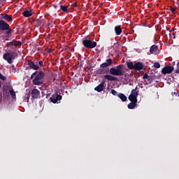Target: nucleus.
Returning <instances> with one entry per match:
<instances>
[{
  "mask_svg": "<svg viewBox=\"0 0 179 179\" xmlns=\"http://www.w3.org/2000/svg\"><path fill=\"white\" fill-rule=\"evenodd\" d=\"M45 76V73L40 71L39 72L36 71L31 75V80H32V84L34 86H42L43 85V78Z\"/></svg>",
  "mask_w": 179,
  "mask_h": 179,
  "instance_id": "1",
  "label": "nucleus"
},
{
  "mask_svg": "<svg viewBox=\"0 0 179 179\" xmlns=\"http://www.w3.org/2000/svg\"><path fill=\"white\" fill-rule=\"evenodd\" d=\"M124 69V65L120 64L117 65L116 68L112 67L110 69L109 72L110 74H111L113 76H124V71L122 70Z\"/></svg>",
  "mask_w": 179,
  "mask_h": 179,
  "instance_id": "2",
  "label": "nucleus"
},
{
  "mask_svg": "<svg viewBox=\"0 0 179 179\" xmlns=\"http://www.w3.org/2000/svg\"><path fill=\"white\" fill-rule=\"evenodd\" d=\"M18 55L16 52H10L3 54V59H5L8 64H12L13 61L17 58Z\"/></svg>",
  "mask_w": 179,
  "mask_h": 179,
  "instance_id": "3",
  "label": "nucleus"
},
{
  "mask_svg": "<svg viewBox=\"0 0 179 179\" xmlns=\"http://www.w3.org/2000/svg\"><path fill=\"white\" fill-rule=\"evenodd\" d=\"M83 45L85 48L93 49L97 46V42L84 39L83 41Z\"/></svg>",
  "mask_w": 179,
  "mask_h": 179,
  "instance_id": "4",
  "label": "nucleus"
},
{
  "mask_svg": "<svg viewBox=\"0 0 179 179\" xmlns=\"http://www.w3.org/2000/svg\"><path fill=\"white\" fill-rule=\"evenodd\" d=\"M62 96L59 95L57 92H55V94L52 95V97L50 98V101L53 103H57L58 101L62 100Z\"/></svg>",
  "mask_w": 179,
  "mask_h": 179,
  "instance_id": "5",
  "label": "nucleus"
},
{
  "mask_svg": "<svg viewBox=\"0 0 179 179\" xmlns=\"http://www.w3.org/2000/svg\"><path fill=\"white\" fill-rule=\"evenodd\" d=\"M174 70V68L171 66H164L162 69V73L165 75V74H171Z\"/></svg>",
  "mask_w": 179,
  "mask_h": 179,
  "instance_id": "6",
  "label": "nucleus"
},
{
  "mask_svg": "<svg viewBox=\"0 0 179 179\" xmlns=\"http://www.w3.org/2000/svg\"><path fill=\"white\" fill-rule=\"evenodd\" d=\"M29 68L34 70L37 71L39 69V66L37 65V62H31V60L28 61Z\"/></svg>",
  "mask_w": 179,
  "mask_h": 179,
  "instance_id": "7",
  "label": "nucleus"
},
{
  "mask_svg": "<svg viewBox=\"0 0 179 179\" xmlns=\"http://www.w3.org/2000/svg\"><path fill=\"white\" fill-rule=\"evenodd\" d=\"M8 29H10V25L7 22H6L4 20H0V30L1 31H6Z\"/></svg>",
  "mask_w": 179,
  "mask_h": 179,
  "instance_id": "8",
  "label": "nucleus"
},
{
  "mask_svg": "<svg viewBox=\"0 0 179 179\" xmlns=\"http://www.w3.org/2000/svg\"><path fill=\"white\" fill-rule=\"evenodd\" d=\"M106 84V81L104 80H102L101 84H99L98 86L94 87V91L98 92H101L104 90V85Z\"/></svg>",
  "mask_w": 179,
  "mask_h": 179,
  "instance_id": "9",
  "label": "nucleus"
},
{
  "mask_svg": "<svg viewBox=\"0 0 179 179\" xmlns=\"http://www.w3.org/2000/svg\"><path fill=\"white\" fill-rule=\"evenodd\" d=\"M113 63V60L111 59H106V62L100 65L101 69H106Z\"/></svg>",
  "mask_w": 179,
  "mask_h": 179,
  "instance_id": "10",
  "label": "nucleus"
},
{
  "mask_svg": "<svg viewBox=\"0 0 179 179\" xmlns=\"http://www.w3.org/2000/svg\"><path fill=\"white\" fill-rule=\"evenodd\" d=\"M104 79L106 80H109V81H115V82H117L118 81V78L116 76H112L111 75H104L103 76Z\"/></svg>",
  "mask_w": 179,
  "mask_h": 179,
  "instance_id": "11",
  "label": "nucleus"
},
{
  "mask_svg": "<svg viewBox=\"0 0 179 179\" xmlns=\"http://www.w3.org/2000/svg\"><path fill=\"white\" fill-rule=\"evenodd\" d=\"M143 69V65L142 62H138L137 63L134 64V66L133 67V69L135 71H142Z\"/></svg>",
  "mask_w": 179,
  "mask_h": 179,
  "instance_id": "12",
  "label": "nucleus"
},
{
  "mask_svg": "<svg viewBox=\"0 0 179 179\" xmlns=\"http://www.w3.org/2000/svg\"><path fill=\"white\" fill-rule=\"evenodd\" d=\"M41 95V92L38 91V90L34 89L31 91V97L34 99H38L39 96Z\"/></svg>",
  "mask_w": 179,
  "mask_h": 179,
  "instance_id": "13",
  "label": "nucleus"
},
{
  "mask_svg": "<svg viewBox=\"0 0 179 179\" xmlns=\"http://www.w3.org/2000/svg\"><path fill=\"white\" fill-rule=\"evenodd\" d=\"M34 14L33 13V10H26L24 11H23V13H22V15H23L24 17H30L31 16H32Z\"/></svg>",
  "mask_w": 179,
  "mask_h": 179,
  "instance_id": "14",
  "label": "nucleus"
},
{
  "mask_svg": "<svg viewBox=\"0 0 179 179\" xmlns=\"http://www.w3.org/2000/svg\"><path fill=\"white\" fill-rule=\"evenodd\" d=\"M115 33H116L117 36H119L122 34V27L121 25H117L115 27Z\"/></svg>",
  "mask_w": 179,
  "mask_h": 179,
  "instance_id": "15",
  "label": "nucleus"
},
{
  "mask_svg": "<svg viewBox=\"0 0 179 179\" xmlns=\"http://www.w3.org/2000/svg\"><path fill=\"white\" fill-rule=\"evenodd\" d=\"M106 73H107V71L105 70L104 69H99L98 70L96 71V74L97 75H103Z\"/></svg>",
  "mask_w": 179,
  "mask_h": 179,
  "instance_id": "16",
  "label": "nucleus"
},
{
  "mask_svg": "<svg viewBox=\"0 0 179 179\" xmlns=\"http://www.w3.org/2000/svg\"><path fill=\"white\" fill-rule=\"evenodd\" d=\"M137 97L138 96H136V95H129V96H128V99H129V101L131 102L137 103L138 101Z\"/></svg>",
  "mask_w": 179,
  "mask_h": 179,
  "instance_id": "17",
  "label": "nucleus"
},
{
  "mask_svg": "<svg viewBox=\"0 0 179 179\" xmlns=\"http://www.w3.org/2000/svg\"><path fill=\"white\" fill-rule=\"evenodd\" d=\"M158 50V46L156 45H153L150 47V52L151 55L154 54Z\"/></svg>",
  "mask_w": 179,
  "mask_h": 179,
  "instance_id": "18",
  "label": "nucleus"
},
{
  "mask_svg": "<svg viewBox=\"0 0 179 179\" xmlns=\"http://www.w3.org/2000/svg\"><path fill=\"white\" fill-rule=\"evenodd\" d=\"M117 97H119L123 102H125L127 100L126 95L122 93L117 94Z\"/></svg>",
  "mask_w": 179,
  "mask_h": 179,
  "instance_id": "19",
  "label": "nucleus"
},
{
  "mask_svg": "<svg viewBox=\"0 0 179 179\" xmlns=\"http://www.w3.org/2000/svg\"><path fill=\"white\" fill-rule=\"evenodd\" d=\"M137 105V102H131L128 103L127 107L128 109L132 110L134 109L135 107H136Z\"/></svg>",
  "mask_w": 179,
  "mask_h": 179,
  "instance_id": "20",
  "label": "nucleus"
},
{
  "mask_svg": "<svg viewBox=\"0 0 179 179\" xmlns=\"http://www.w3.org/2000/svg\"><path fill=\"white\" fill-rule=\"evenodd\" d=\"M10 45L13 46H20L22 45V43L20 41H13V42H10Z\"/></svg>",
  "mask_w": 179,
  "mask_h": 179,
  "instance_id": "21",
  "label": "nucleus"
},
{
  "mask_svg": "<svg viewBox=\"0 0 179 179\" xmlns=\"http://www.w3.org/2000/svg\"><path fill=\"white\" fill-rule=\"evenodd\" d=\"M138 93L139 91H138V86H136L134 90H131V94H130L129 96H138Z\"/></svg>",
  "mask_w": 179,
  "mask_h": 179,
  "instance_id": "22",
  "label": "nucleus"
},
{
  "mask_svg": "<svg viewBox=\"0 0 179 179\" xmlns=\"http://www.w3.org/2000/svg\"><path fill=\"white\" fill-rule=\"evenodd\" d=\"M3 19L6 21L10 22L12 21V16L8 15V14H5V15L3 16Z\"/></svg>",
  "mask_w": 179,
  "mask_h": 179,
  "instance_id": "23",
  "label": "nucleus"
},
{
  "mask_svg": "<svg viewBox=\"0 0 179 179\" xmlns=\"http://www.w3.org/2000/svg\"><path fill=\"white\" fill-rule=\"evenodd\" d=\"M127 68L129 69L130 70L134 69V64L132 62H127Z\"/></svg>",
  "mask_w": 179,
  "mask_h": 179,
  "instance_id": "24",
  "label": "nucleus"
},
{
  "mask_svg": "<svg viewBox=\"0 0 179 179\" xmlns=\"http://www.w3.org/2000/svg\"><path fill=\"white\" fill-rule=\"evenodd\" d=\"M43 22V20H41V19L35 20V24L37 26H41Z\"/></svg>",
  "mask_w": 179,
  "mask_h": 179,
  "instance_id": "25",
  "label": "nucleus"
},
{
  "mask_svg": "<svg viewBox=\"0 0 179 179\" xmlns=\"http://www.w3.org/2000/svg\"><path fill=\"white\" fill-rule=\"evenodd\" d=\"M60 10L63 12L67 13L68 12V7L66 6L60 5L59 6Z\"/></svg>",
  "mask_w": 179,
  "mask_h": 179,
  "instance_id": "26",
  "label": "nucleus"
},
{
  "mask_svg": "<svg viewBox=\"0 0 179 179\" xmlns=\"http://www.w3.org/2000/svg\"><path fill=\"white\" fill-rule=\"evenodd\" d=\"M5 31H6V36H11L12 34L13 33V31L12 29H6V30H5Z\"/></svg>",
  "mask_w": 179,
  "mask_h": 179,
  "instance_id": "27",
  "label": "nucleus"
},
{
  "mask_svg": "<svg viewBox=\"0 0 179 179\" xmlns=\"http://www.w3.org/2000/svg\"><path fill=\"white\" fill-rule=\"evenodd\" d=\"M24 99L27 100V103H29V100L30 99V94H24Z\"/></svg>",
  "mask_w": 179,
  "mask_h": 179,
  "instance_id": "28",
  "label": "nucleus"
},
{
  "mask_svg": "<svg viewBox=\"0 0 179 179\" xmlns=\"http://www.w3.org/2000/svg\"><path fill=\"white\" fill-rule=\"evenodd\" d=\"M111 94L114 96H117L118 95V92H116L115 90H111Z\"/></svg>",
  "mask_w": 179,
  "mask_h": 179,
  "instance_id": "29",
  "label": "nucleus"
},
{
  "mask_svg": "<svg viewBox=\"0 0 179 179\" xmlns=\"http://www.w3.org/2000/svg\"><path fill=\"white\" fill-rule=\"evenodd\" d=\"M154 67H155L156 69H159L160 68V64L158 63V62L154 63Z\"/></svg>",
  "mask_w": 179,
  "mask_h": 179,
  "instance_id": "30",
  "label": "nucleus"
},
{
  "mask_svg": "<svg viewBox=\"0 0 179 179\" xmlns=\"http://www.w3.org/2000/svg\"><path fill=\"white\" fill-rule=\"evenodd\" d=\"M0 80L3 81L6 80V77L3 74H1V72H0Z\"/></svg>",
  "mask_w": 179,
  "mask_h": 179,
  "instance_id": "31",
  "label": "nucleus"
},
{
  "mask_svg": "<svg viewBox=\"0 0 179 179\" xmlns=\"http://www.w3.org/2000/svg\"><path fill=\"white\" fill-rule=\"evenodd\" d=\"M152 82H153L152 78H148V84H152Z\"/></svg>",
  "mask_w": 179,
  "mask_h": 179,
  "instance_id": "32",
  "label": "nucleus"
},
{
  "mask_svg": "<svg viewBox=\"0 0 179 179\" xmlns=\"http://www.w3.org/2000/svg\"><path fill=\"white\" fill-rule=\"evenodd\" d=\"M143 79H148V78H150L148 76V74L147 73H145V74H143Z\"/></svg>",
  "mask_w": 179,
  "mask_h": 179,
  "instance_id": "33",
  "label": "nucleus"
},
{
  "mask_svg": "<svg viewBox=\"0 0 179 179\" xmlns=\"http://www.w3.org/2000/svg\"><path fill=\"white\" fill-rule=\"evenodd\" d=\"M171 12L172 13H173V14H176V8L171 7Z\"/></svg>",
  "mask_w": 179,
  "mask_h": 179,
  "instance_id": "34",
  "label": "nucleus"
},
{
  "mask_svg": "<svg viewBox=\"0 0 179 179\" xmlns=\"http://www.w3.org/2000/svg\"><path fill=\"white\" fill-rule=\"evenodd\" d=\"M10 95H11V96L15 95V92L13 90H10Z\"/></svg>",
  "mask_w": 179,
  "mask_h": 179,
  "instance_id": "35",
  "label": "nucleus"
},
{
  "mask_svg": "<svg viewBox=\"0 0 179 179\" xmlns=\"http://www.w3.org/2000/svg\"><path fill=\"white\" fill-rule=\"evenodd\" d=\"M38 65H39L40 66H41V67H43V62L39 61V62H38Z\"/></svg>",
  "mask_w": 179,
  "mask_h": 179,
  "instance_id": "36",
  "label": "nucleus"
},
{
  "mask_svg": "<svg viewBox=\"0 0 179 179\" xmlns=\"http://www.w3.org/2000/svg\"><path fill=\"white\" fill-rule=\"evenodd\" d=\"M175 73H176L177 74L179 73V65L177 66V69H175Z\"/></svg>",
  "mask_w": 179,
  "mask_h": 179,
  "instance_id": "37",
  "label": "nucleus"
},
{
  "mask_svg": "<svg viewBox=\"0 0 179 179\" xmlns=\"http://www.w3.org/2000/svg\"><path fill=\"white\" fill-rule=\"evenodd\" d=\"M78 6V3H73V8H77Z\"/></svg>",
  "mask_w": 179,
  "mask_h": 179,
  "instance_id": "38",
  "label": "nucleus"
},
{
  "mask_svg": "<svg viewBox=\"0 0 179 179\" xmlns=\"http://www.w3.org/2000/svg\"><path fill=\"white\" fill-rule=\"evenodd\" d=\"M172 36L173 37V38H176V33H172Z\"/></svg>",
  "mask_w": 179,
  "mask_h": 179,
  "instance_id": "39",
  "label": "nucleus"
},
{
  "mask_svg": "<svg viewBox=\"0 0 179 179\" xmlns=\"http://www.w3.org/2000/svg\"><path fill=\"white\" fill-rule=\"evenodd\" d=\"M174 30H175L174 28H172L171 30V32H173Z\"/></svg>",
  "mask_w": 179,
  "mask_h": 179,
  "instance_id": "40",
  "label": "nucleus"
},
{
  "mask_svg": "<svg viewBox=\"0 0 179 179\" xmlns=\"http://www.w3.org/2000/svg\"><path fill=\"white\" fill-rule=\"evenodd\" d=\"M0 87H1V80H0Z\"/></svg>",
  "mask_w": 179,
  "mask_h": 179,
  "instance_id": "41",
  "label": "nucleus"
},
{
  "mask_svg": "<svg viewBox=\"0 0 179 179\" xmlns=\"http://www.w3.org/2000/svg\"><path fill=\"white\" fill-rule=\"evenodd\" d=\"M49 52H51V51H50V50H49Z\"/></svg>",
  "mask_w": 179,
  "mask_h": 179,
  "instance_id": "42",
  "label": "nucleus"
}]
</instances>
